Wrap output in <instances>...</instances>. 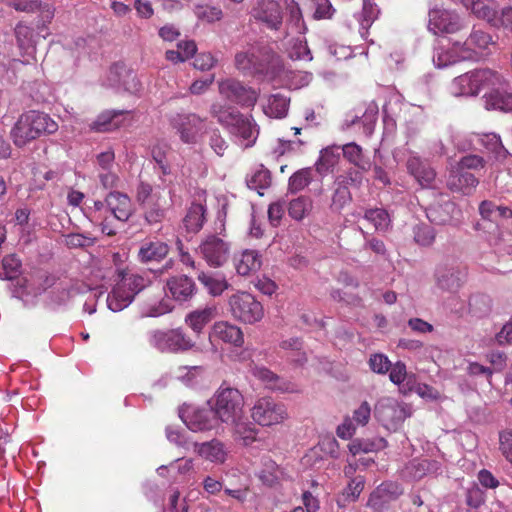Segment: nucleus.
<instances>
[{
  "label": "nucleus",
  "mask_w": 512,
  "mask_h": 512,
  "mask_svg": "<svg viewBox=\"0 0 512 512\" xmlns=\"http://www.w3.org/2000/svg\"><path fill=\"white\" fill-rule=\"evenodd\" d=\"M494 45L491 35L482 30H473L465 42H457L463 60H478L488 55L490 46Z\"/></svg>",
  "instance_id": "obj_15"
},
{
  "label": "nucleus",
  "mask_w": 512,
  "mask_h": 512,
  "mask_svg": "<svg viewBox=\"0 0 512 512\" xmlns=\"http://www.w3.org/2000/svg\"><path fill=\"white\" fill-rule=\"evenodd\" d=\"M430 222L437 225H457L460 222L461 210L452 201L431 205L427 209Z\"/></svg>",
  "instance_id": "obj_23"
},
{
  "label": "nucleus",
  "mask_w": 512,
  "mask_h": 512,
  "mask_svg": "<svg viewBox=\"0 0 512 512\" xmlns=\"http://www.w3.org/2000/svg\"><path fill=\"white\" fill-rule=\"evenodd\" d=\"M492 26L512 29V8L504 7L500 13L496 11Z\"/></svg>",
  "instance_id": "obj_64"
},
{
  "label": "nucleus",
  "mask_w": 512,
  "mask_h": 512,
  "mask_svg": "<svg viewBox=\"0 0 512 512\" xmlns=\"http://www.w3.org/2000/svg\"><path fill=\"white\" fill-rule=\"evenodd\" d=\"M209 112L245 148L251 147L255 143L259 129L251 115H244L236 108L220 103H213Z\"/></svg>",
  "instance_id": "obj_1"
},
{
  "label": "nucleus",
  "mask_w": 512,
  "mask_h": 512,
  "mask_svg": "<svg viewBox=\"0 0 512 512\" xmlns=\"http://www.w3.org/2000/svg\"><path fill=\"white\" fill-rule=\"evenodd\" d=\"M256 20L267 25L268 28L278 30L282 25V11L276 0H262L253 9Z\"/></svg>",
  "instance_id": "obj_25"
},
{
  "label": "nucleus",
  "mask_w": 512,
  "mask_h": 512,
  "mask_svg": "<svg viewBox=\"0 0 512 512\" xmlns=\"http://www.w3.org/2000/svg\"><path fill=\"white\" fill-rule=\"evenodd\" d=\"M194 452L206 461L223 464L227 458L225 445L218 439H212L207 442L193 443Z\"/></svg>",
  "instance_id": "obj_26"
},
{
  "label": "nucleus",
  "mask_w": 512,
  "mask_h": 512,
  "mask_svg": "<svg viewBox=\"0 0 512 512\" xmlns=\"http://www.w3.org/2000/svg\"><path fill=\"white\" fill-rule=\"evenodd\" d=\"M460 56L461 52L456 42L451 50H445L443 48L437 49L433 55V62L438 68H445L463 60Z\"/></svg>",
  "instance_id": "obj_47"
},
{
  "label": "nucleus",
  "mask_w": 512,
  "mask_h": 512,
  "mask_svg": "<svg viewBox=\"0 0 512 512\" xmlns=\"http://www.w3.org/2000/svg\"><path fill=\"white\" fill-rule=\"evenodd\" d=\"M119 114L120 113L116 111H105L101 113L91 124V129L96 132H107L116 129L118 123L114 120Z\"/></svg>",
  "instance_id": "obj_52"
},
{
  "label": "nucleus",
  "mask_w": 512,
  "mask_h": 512,
  "mask_svg": "<svg viewBox=\"0 0 512 512\" xmlns=\"http://www.w3.org/2000/svg\"><path fill=\"white\" fill-rule=\"evenodd\" d=\"M108 216L114 221L127 222L133 214V205L130 197L119 191H111L106 196Z\"/></svg>",
  "instance_id": "obj_22"
},
{
  "label": "nucleus",
  "mask_w": 512,
  "mask_h": 512,
  "mask_svg": "<svg viewBox=\"0 0 512 512\" xmlns=\"http://www.w3.org/2000/svg\"><path fill=\"white\" fill-rule=\"evenodd\" d=\"M364 218L373 224L377 231H387L390 226V217L388 212L382 208L367 209Z\"/></svg>",
  "instance_id": "obj_49"
},
{
  "label": "nucleus",
  "mask_w": 512,
  "mask_h": 512,
  "mask_svg": "<svg viewBox=\"0 0 512 512\" xmlns=\"http://www.w3.org/2000/svg\"><path fill=\"white\" fill-rule=\"evenodd\" d=\"M230 312L241 322L254 324L264 316L262 304L253 295L247 292H238L229 297Z\"/></svg>",
  "instance_id": "obj_10"
},
{
  "label": "nucleus",
  "mask_w": 512,
  "mask_h": 512,
  "mask_svg": "<svg viewBox=\"0 0 512 512\" xmlns=\"http://www.w3.org/2000/svg\"><path fill=\"white\" fill-rule=\"evenodd\" d=\"M219 93L242 107H253L258 99V93L254 89L232 78L219 82Z\"/></svg>",
  "instance_id": "obj_16"
},
{
  "label": "nucleus",
  "mask_w": 512,
  "mask_h": 512,
  "mask_svg": "<svg viewBox=\"0 0 512 512\" xmlns=\"http://www.w3.org/2000/svg\"><path fill=\"white\" fill-rule=\"evenodd\" d=\"M53 18L52 11L47 8L44 11L43 23L40 25L37 23L36 27L38 29V34L34 32V28L27 25L24 22H19L15 29V38L16 43L21 51L22 55L33 56L36 52V44L37 38L41 35L43 38H46L49 35L48 28L45 25V22H50Z\"/></svg>",
  "instance_id": "obj_11"
},
{
  "label": "nucleus",
  "mask_w": 512,
  "mask_h": 512,
  "mask_svg": "<svg viewBox=\"0 0 512 512\" xmlns=\"http://www.w3.org/2000/svg\"><path fill=\"white\" fill-rule=\"evenodd\" d=\"M312 209V200L307 196L293 199L288 206L289 215L295 220H302Z\"/></svg>",
  "instance_id": "obj_50"
},
{
  "label": "nucleus",
  "mask_w": 512,
  "mask_h": 512,
  "mask_svg": "<svg viewBox=\"0 0 512 512\" xmlns=\"http://www.w3.org/2000/svg\"><path fill=\"white\" fill-rule=\"evenodd\" d=\"M378 115V106L375 103L369 104L362 117L355 115L350 121L346 120V127L349 128L352 125L359 122L361 119L364 125V130L366 134L372 133V124L376 121Z\"/></svg>",
  "instance_id": "obj_51"
},
{
  "label": "nucleus",
  "mask_w": 512,
  "mask_h": 512,
  "mask_svg": "<svg viewBox=\"0 0 512 512\" xmlns=\"http://www.w3.org/2000/svg\"><path fill=\"white\" fill-rule=\"evenodd\" d=\"M206 118L195 113H178L169 120L171 128L185 144H196L206 132Z\"/></svg>",
  "instance_id": "obj_9"
},
{
  "label": "nucleus",
  "mask_w": 512,
  "mask_h": 512,
  "mask_svg": "<svg viewBox=\"0 0 512 512\" xmlns=\"http://www.w3.org/2000/svg\"><path fill=\"white\" fill-rule=\"evenodd\" d=\"M165 288L171 298L180 303L189 301L197 290L193 279L186 275H177L168 278Z\"/></svg>",
  "instance_id": "obj_24"
},
{
  "label": "nucleus",
  "mask_w": 512,
  "mask_h": 512,
  "mask_svg": "<svg viewBox=\"0 0 512 512\" xmlns=\"http://www.w3.org/2000/svg\"><path fill=\"white\" fill-rule=\"evenodd\" d=\"M498 78L499 83L489 84L488 91L483 96L485 107L487 109L512 112V89L499 73Z\"/></svg>",
  "instance_id": "obj_18"
},
{
  "label": "nucleus",
  "mask_w": 512,
  "mask_h": 512,
  "mask_svg": "<svg viewBox=\"0 0 512 512\" xmlns=\"http://www.w3.org/2000/svg\"><path fill=\"white\" fill-rule=\"evenodd\" d=\"M412 415L411 407L391 397H383L374 407L375 418L387 429L396 430L406 418Z\"/></svg>",
  "instance_id": "obj_8"
},
{
  "label": "nucleus",
  "mask_w": 512,
  "mask_h": 512,
  "mask_svg": "<svg viewBox=\"0 0 512 512\" xmlns=\"http://www.w3.org/2000/svg\"><path fill=\"white\" fill-rule=\"evenodd\" d=\"M170 207L171 203L160 192H156L154 200L141 207L145 223L150 226L162 223Z\"/></svg>",
  "instance_id": "obj_27"
},
{
  "label": "nucleus",
  "mask_w": 512,
  "mask_h": 512,
  "mask_svg": "<svg viewBox=\"0 0 512 512\" xmlns=\"http://www.w3.org/2000/svg\"><path fill=\"white\" fill-rule=\"evenodd\" d=\"M170 252L169 244L154 236L143 239L139 245L137 258L142 264L159 263Z\"/></svg>",
  "instance_id": "obj_20"
},
{
  "label": "nucleus",
  "mask_w": 512,
  "mask_h": 512,
  "mask_svg": "<svg viewBox=\"0 0 512 512\" xmlns=\"http://www.w3.org/2000/svg\"><path fill=\"white\" fill-rule=\"evenodd\" d=\"M206 208L200 203H192L189 207L183 223L188 232L196 233L204 225Z\"/></svg>",
  "instance_id": "obj_38"
},
{
  "label": "nucleus",
  "mask_w": 512,
  "mask_h": 512,
  "mask_svg": "<svg viewBox=\"0 0 512 512\" xmlns=\"http://www.w3.org/2000/svg\"><path fill=\"white\" fill-rule=\"evenodd\" d=\"M379 9L375 3L370 0H363V8L359 14V22L362 29L367 30L371 24L377 19Z\"/></svg>",
  "instance_id": "obj_54"
},
{
  "label": "nucleus",
  "mask_w": 512,
  "mask_h": 512,
  "mask_svg": "<svg viewBox=\"0 0 512 512\" xmlns=\"http://www.w3.org/2000/svg\"><path fill=\"white\" fill-rule=\"evenodd\" d=\"M253 375L265 383L266 387L280 392L296 393L299 389L296 384L285 380L265 367H255Z\"/></svg>",
  "instance_id": "obj_29"
},
{
  "label": "nucleus",
  "mask_w": 512,
  "mask_h": 512,
  "mask_svg": "<svg viewBox=\"0 0 512 512\" xmlns=\"http://www.w3.org/2000/svg\"><path fill=\"white\" fill-rule=\"evenodd\" d=\"M261 256L255 250H245L235 260V268L239 275L247 276L258 271L261 267Z\"/></svg>",
  "instance_id": "obj_36"
},
{
  "label": "nucleus",
  "mask_w": 512,
  "mask_h": 512,
  "mask_svg": "<svg viewBox=\"0 0 512 512\" xmlns=\"http://www.w3.org/2000/svg\"><path fill=\"white\" fill-rule=\"evenodd\" d=\"M340 146H328L320 151V156L315 163L316 171L325 176L333 170L340 159Z\"/></svg>",
  "instance_id": "obj_33"
},
{
  "label": "nucleus",
  "mask_w": 512,
  "mask_h": 512,
  "mask_svg": "<svg viewBox=\"0 0 512 512\" xmlns=\"http://www.w3.org/2000/svg\"><path fill=\"white\" fill-rule=\"evenodd\" d=\"M365 171L359 168H349L344 174L338 175L335 180L344 184L347 188L349 186L359 188L363 182V173Z\"/></svg>",
  "instance_id": "obj_55"
},
{
  "label": "nucleus",
  "mask_w": 512,
  "mask_h": 512,
  "mask_svg": "<svg viewBox=\"0 0 512 512\" xmlns=\"http://www.w3.org/2000/svg\"><path fill=\"white\" fill-rule=\"evenodd\" d=\"M209 338L211 342L221 340L234 346H241L244 342L240 328L226 321L216 322L212 327Z\"/></svg>",
  "instance_id": "obj_30"
},
{
  "label": "nucleus",
  "mask_w": 512,
  "mask_h": 512,
  "mask_svg": "<svg viewBox=\"0 0 512 512\" xmlns=\"http://www.w3.org/2000/svg\"><path fill=\"white\" fill-rule=\"evenodd\" d=\"M333 192L329 208L334 213H340L342 209L352 201V194L344 184L334 180Z\"/></svg>",
  "instance_id": "obj_39"
},
{
  "label": "nucleus",
  "mask_w": 512,
  "mask_h": 512,
  "mask_svg": "<svg viewBox=\"0 0 512 512\" xmlns=\"http://www.w3.org/2000/svg\"><path fill=\"white\" fill-rule=\"evenodd\" d=\"M230 425L234 427L235 435L243 441L244 445H249L256 440V429L251 424L245 423L243 419H239L237 423H231Z\"/></svg>",
  "instance_id": "obj_53"
},
{
  "label": "nucleus",
  "mask_w": 512,
  "mask_h": 512,
  "mask_svg": "<svg viewBox=\"0 0 512 512\" xmlns=\"http://www.w3.org/2000/svg\"><path fill=\"white\" fill-rule=\"evenodd\" d=\"M407 172L422 188H431L436 179V172L430 163L420 156L411 154L406 162Z\"/></svg>",
  "instance_id": "obj_21"
},
{
  "label": "nucleus",
  "mask_w": 512,
  "mask_h": 512,
  "mask_svg": "<svg viewBox=\"0 0 512 512\" xmlns=\"http://www.w3.org/2000/svg\"><path fill=\"white\" fill-rule=\"evenodd\" d=\"M388 443L384 438H378L376 440H365V439H354L348 445L349 451L354 456L359 453H369L378 451L387 447Z\"/></svg>",
  "instance_id": "obj_42"
},
{
  "label": "nucleus",
  "mask_w": 512,
  "mask_h": 512,
  "mask_svg": "<svg viewBox=\"0 0 512 512\" xmlns=\"http://www.w3.org/2000/svg\"><path fill=\"white\" fill-rule=\"evenodd\" d=\"M289 107V100L281 95L274 94L268 98V103L264 107V113L269 117L283 118L286 116Z\"/></svg>",
  "instance_id": "obj_43"
},
{
  "label": "nucleus",
  "mask_w": 512,
  "mask_h": 512,
  "mask_svg": "<svg viewBox=\"0 0 512 512\" xmlns=\"http://www.w3.org/2000/svg\"><path fill=\"white\" fill-rule=\"evenodd\" d=\"M288 5L289 21L293 24L298 33H304L306 30L302 13L299 6L293 1Z\"/></svg>",
  "instance_id": "obj_62"
},
{
  "label": "nucleus",
  "mask_w": 512,
  "mask_h": 512,
  "mask_svg": "<svg viewBox=\"0 0 512 512\" xmlns=\"http://www.w3.org/2000/svg\"><path fill=\"white\" fill-rule=\"evenodd\" d=\"M58 124L48 114L29 110L23 112L11 128L10 137L14 145L23 148L41 136L54 134Z\"/></svg>",
  "instance_id": "obj_2"
},
{
  "label": "nucleus",
  "mask_w": 512,
  "mask_h": 512,
  "mask_svg": "<svg viewBox=\"0 0 512 512\" xmlns=\"http://www.w3.org/2000/svg\"><path fill=\"white\" fill-rule=\"evenodd\" d=\"M491 310V300L485 294H474L469 298L468 311L476 318H482L489 314Z\"/></svg>",
  "instance_id": "obj_45"
},
{
  "label": "nucleus",
  "mask_w": 512,
  "mask_h": 512,
  "mask_svg": "<svg viewBox=\"0 0 512 512\" xmlns=\"http://www.w3.org/2000/svg\"><path fill=\"white\" fill-rule=\"evenodd\" d=\"M148 341L151 346L161 352H186L191 350L195 343L181 329L153 330L149 332Z\"/></svg>",
  "instance_id": "obj_6"
},
{
  "label": "nucleus",
  "mask_w": 512,
  "mask_h": 512,
  "mask_svg": "<svg viewBox=\"0 0 512 512\" xmlns=\"http://www.w3.org/2000/svg\"><path fill=\"white\" fill-rule=\"evenodd\" d=\"M180 417L187 427L194 432L212 430L219 424V420L211 407H182Z\"/></svg>",
  "instance_id": "obj_17"
},
{
  "label": "nucleus",
  "mask_w": 512,
  "mask_h": 512,
  "mask_svg": "<svg viewBox=\"0 0 512 512\" xmlns=\"http://www.w3.org/2000/svg\"><path fill=\"white\" fill-rule=\"evenodd\" d=\"M195 15L209 23L219 21L223 17L221 8L210 5H197L194 9Z\"/></svg>",
  "instance_id": "obj_56"
},
{
  "label": "nucleus",
  "mask_w": 512,
  "mask_h": 512,
  "mask_svg": "<svg viewBox=\"0 0 512 512\" xmlns=\"http://www.w3.org/2000/svg\"><path fill=\"white\" fill-rule=\"evenodd\" d=\"M371 370L378 374H385L391 368V362L384 354H373L369 359Z\"/></svg>",
  "instance_id": "obj_60"
},
{
  "label": "nucleus",
  "mask_w": 512,
  "mask_h": 512,
  "mask_svg": "<svg viewBox=\"0 0 512 512\" xmlns=\"http://www.w3.org/2000/svg\"><path fill=\"white\" fill-rule=\"evenodd\" d=\"M198 252L210 267L219 268L230 258L231 244L217 235H208L200 243Z\"/></svg>",
  "instance_id": "obj_12"
},
{
  "label": "nucleus",
  "mask_w": 512,
  "mask_h": 512,
  "mask_svg": "<svg viewBox=\"0 0 512 512\" xmlns=\"http://www.w3.org/2000/svg\"><path fill=\"white\" fill-rule=\"evenodd\" d=\"M280 348L290 352L289 358L292 362L302 365L307 361L305 353L302 351L303 343L300 338L293 337L280 342Z\"/></svg>",
  "instance_id": "obj_46"
},
{
  "label": "nucleus",
  "mask_w": 512,
  "mask_h": 512,
  "mask_svg": "<svg viewBox=\"0 0 512 512\" xmlns=\"http://www.w3.org/2000/svg\"><path fill=\"white\" fill-rule=\"evenodd\" d=\"M487 151L494 153L497 158H505L508 151L503 146L500 136L495 133L473 134Z\"/></svg>",
  "instance_id": "obj_40"
},
{
  "label": "nucleus",
  "mask_w": 512,
  "mask_h": 512,
  "mask_svg": "<svg viewBox=\"0 0 512 512\" xmlns=\"http://www.w3.org/2000/svg\"><path fill=\"white\" fill-rule=\"evenodd\" d=\"M414 239L422 246H429L435 240L434 229L427 225L418 226L415 230Z\"/></svg>",
  "instance_id": "obj_61"
},
{
  "label": "nucleus",
  "mask_w": 512,
  "mask_h": 512,
  "mask_svg": "<svg viewBox=\"0 0 512 512\" xmlns=\"http://www.w3.org/2000/svg\"><path fill=\"white\" fill-rule=\"evenodd\" d=\"M497 83H499L498 72L484 68L456 77L453 81V87L459 95L474 96L481 90L487 89L489 84Z\"/></svg>",
  "instance_id": "obj_7"
},
{
  "label": "nucleus",
  "mask_w": 512,
  "mask_h": 512,
  "mask_svg": "<svg viewBox=\"0 0 512 512\" xmlns=\"http://www.w3.org/2000/svg\"><path fill=\"white\" fill-rule=\"evenodd\" d=\"M197 278L213 296L221 295L229 287V283L224 277L215 276L203 271L198 274Z\"/></svg>",
  "instance_id": "obj_41"
},
{
  "label": "nucleus",
  "mask_w": 512,
  "mask_h": 512,
  "mask_svg": "<svg viewBox=\"0 0 512 512\" xmlns=\"http://www.w3.org/2000/svg\"><path fill=\"white\" fill-rule=\"evenodd\" d=\"M499 449L503 456L512 463V428L499 433Z\"/></svg>",
  "instance_id": "obj_59"
},
{
  "label": "nucleus",
  "mask_w": 512,
  "mask_h": 512,
  "mask_svg": "<svg viewBox=\"0 0 512 512\" xmlns=\"http://www.w3.org/2000/svg\"><path fill=\"white\" fill-rule=\"evenodd\" d=\"M434 278L439 289L456 293L466 280V271L455 262L444 261L437 265Z\"/></svg>",
  "instance_id": "obj_13"
},
{
  "label": "nucleus",
  "mask_w": 512,
  "mask_h": 512,
  "mask_svg": "<svg viewBox=\"0 0 512 512\" xmlns=\"http://www.w3.org/2000/svg\"><path fill=\"white\" fill-rule=\"evenodd\" d=\"M253 420L261 426H271L281 423L287 418V410L284 404L275 402L271 398H260L252 408Z\"/></svg>",
  "instance_id": "obj_14"
},
{
  "label": "nucleus",
  "mask_w": 512,
  "mask_h": 512,
  "mask_svg": "<svg viewBox=\"0 0 512 512\" xmlns=\"http://www.w3.org/2000/svg\"><path fill=\"white\" fill-rule=\"evenodd\" d=\"M216 317V307L206 306L187 314L186 324L196 333H201L203 328Z\"/></svg>",
  "instance_id": "obj_35"
},
{
  "label": "nucleus",
  "mask_w": 512,
  "mask_h": 512,
  "mask_svg": "<svg viewBox=\"0 0 512 512\" xmlns=\"http://www.w3.org/2000/svg\"><path fill=\"white\" fill-rule=\"evenodd\" d=\"M479 184V180L470 172L452 173L447 181V186L451 191L470 194Z\"/></svg>",
  "instance_id": "obj_34"
},
{
  "label": "nucleus",
  "mask_w": 512,
  "mask_h": 512,
  "mask_svg": "<svg viewBox=\"0 0 512 512\" xmlns=\"http://www.w3.org/2000/svg\"><path fill=\"white\" fill-rule=\"evenodd\" d=\"M221 423H237L244 416V397L233 387L221 385L214 396L208 401Z\"/></svg>",
  "instance_id": "obj_4"
},
{
  "label": "nucleus",
  "mask_w": 512,
  "mask_h": 512,
  "mask_svg": "<svg viewBox=\"0 0 512 512\" xmlns=\"http://www.w3.org/2000/svg\"><path fill=\"white\" fill-rule=\"evenodd\" d=\"M344 158L362 171H368L370 161L364 156L362 148L355 142L347 143L340 147Z\"/></svg>",
  "instance_id": "obj_37"
},
{
  "label": "nucleus",
  "mask_w": 512,
  "mask_h": 512,
  "mask_svg": "<svg viewBox=\"0 0 512 512\" xmlns=\"http://www.w3.org/2000/svg\"><path fill=\"white\" fill-rule=\"evenodd\" d=\"M371 416V407L367 401H363L360 406L353 411L351 418L357 426H365Z\"/></svg>",
  "instance_id": "obj_63"
},
{
  "label": "nucleus",
  "mask_w": 512,
  "mask_h": 512,
  "mask_svg": "<svg viewBox=\"0 0 512 512\" xmlns=\"http://www.w3.org/2000/svg\"><path fill=\"white\" fill-rule=\"evenodd\" d=\"M152 185H150L147 182L141 181L136 188V201L139 204L140 207H143L147 203H150V201L154 200L155 193Z\"/></svg>",
  "instance_id": "obj_58"
},
{
  "label": "nucleus",
  "mask_w": 512,
  "mask_h": 512,
  "mask_svg": "<svg viewBox=\"0 0 512 512\" xmlns=\"http://www.w3.org/2000/svg\"><path fill=\"white\" fill-rule=\"evenodd\" d=\"M108 204L104 201H94L93 206L88 208V218L91 222L101 227V230L107 236H114L117 229L112 225L111 216H108Z\"/></svg>",
  "instance_id": "obj_31"
},
{
  "label": "nucleus",
  "mask_w": 512,
  "mask_h": 512,
  "mask_svg": "<svg viewBox=\"0 0 512 512\" xmlns=\"http://www.w3.org/2000/svg\"><path fill=\"white\" fill-rule=\"evenodd\" d=\"M464 26L459 15L454 11L434 8L429 12L428 28L434 34L438 33H455Z\"/></svg>",
  "instance_id": "obj_19"
},
{
  "label": "nucleus",
  "mask_w": 512,
  "mask_h": 512,
  "mask_svg": "<svg viewBox=\"0 0 512 512\" xmlns=\"http://www.w3.org/2000/svg\"><path fill=\"white\" fill-rule=\"evenodd\" d=\"M147 285V280L138 274H124L108 294L107 305L110 310L118 312L126 308L135 295Z\"/></svg>",
  "instance_id": "obj_5"
},
{
  "label": "nucleus",
  "mask_w": 512,
  "mask_h": 512,
  "mask_svg": "<svg viewBox=\"0 0 512 512\" xmlns=\"http://www.w3.org/2000/svg\"><path fill=\"white\" fill-rule=\"evenodd\" d=\"M253 375L265 383L266 387L280 392L296 393L299 389L296 384L285 380L265 367H255Z\"/></svg>",
  "instance_id": "obj_28"
},
{
  "label": "nucleus",
  "mask_w": 512,
  "mask_h": 512,
  "mask_svg": "<svg viewBox=\"0 0 512 512\" xmlns=\"http://www.w3.org/2000/svg\"><path fill=\"white\" fill-rule=\"evenodd\" d=\"M436 462L427 459H413L400 470V476L408 482L419 481L435 469Z\"/></svg>",
  "instance_id": "obj_32"
},
{
  "label": "nucleus",
  "mask_w": 512,
  "mask_h": 512,
  "mask_svg": "<svg viewBox=\"0 0 512 512\" xmlns=\"http://www.w3.org/2000/svg\"><path fill=\"white\" fill-rule=\"evenodd\" d=\"M313 180V168H302L293 173L288 182V190L297 193L305 189Z\"/></svg>",
  "instance_id": "obj_44"
},
{
  "label": "nucleus",
  "mask_w": 512,
  "mask_h": 512,
  "mask_svg": "<svg viewBox=\"0 0 512 512\" xmlns=\"http://www.w3.org/2000/svg\"><path fill=\"white\" fill-rule=\"evenodd\" d=\"M246 183L250 189L256 190L260 195H263L260 190L266 189L270 186L271 174L268 169H265L263 166H261L250 176H247Z\"/></svg>",
  "instance_id": "obj_48"
},
{
  "label": "nucleus",
  "mask_w": 512,
  "mask_h": 512,
  "mask_svg": "<svg viewBox=\"0 0 512 512\" xmlns=\"http://www.w3.org/2000/svg\"><path fill=\"white\" fill-rule=\"evenodd\" d=\"M235 66L244 74H268L279 70V57L258 45H249L235 55Z\"/></svg>",
  "instance_id": "obj_3"
},
{
  "label": "nucleus",
  "mask_w": 512,
  "mask_h": 512,
  "mask_svg": "<svg viewBox=\"0 0 512 512\" xmlns=\"http://www.w3.org/2000/svg\"><path fill=\"white\" fill-rule=\"evenodd\" d=\"M485 502V492L476 484L466 490L465 503L473 509L479 508Z\"/></svg>",
  "instance_id": "obj_57"
}]
</instances>
